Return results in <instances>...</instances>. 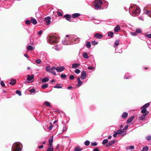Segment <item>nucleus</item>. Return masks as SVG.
I'll return each mask as SVG.
<instances>
[{"label":"nucleus","instance_id":"nucleus-60","mask_svg":"<svg viewBox=\"0 0 151 151\" xmlns=\"http://www.w3.org/2000/svg\"><path fill=\"white\" fill-rule=\"evenodd\" d=\"M94 68V67L93 66L88 67V69L89 70H93Z\"/></svg>","mask_w":151,"mask_h":151},{"label":"nucleus","instance_id":"nucleus-29","mask_svg":"<svg viewBox=\"0 0 151 151\" xmlns=\"http://www.w3.org/2000/svg\"><path fill=\"white\" fill-rule=\"evenodd\" d=\"M107 34L108 36H110L111 38H112L113 37L114 33L113 32H109Z\"/></svg>","mask_w":151,"mask_h":151},{"label":"nucleus","instance_id":"nucleus-27","mask_svg":"<svg viewBox=\"0 0 151 151\" xmlns=\"http://www.w3.org/2000/svg\"><path fill=\"white\" fill-rule=\"evenodd\" d=\"M128 116V114L126 112H124L122 115V117L124 119H125Z\"/></svg>","mask_w":151,"mask_h":151},{"label":"nucleus","instance_id":"nucleus-48","mask_svg":"<svg viewBox=\"0 0 151 151\" xmlns=\"http://www.w3.org/2000/svg\"><path fill=\"white\" fill-rule=\"evenodd\" d=\"M98 44V42L95 41H93L92 42V44L93 45H96Z\"/></svg>","mask_w":151,"mask_h":151},{"label":"nucleus","instance_id":"nucleus-50","mask_svg":"<svg viewBox=\"0 0 151 151\" xmlns=\"http://www.w3.org/2000/svg\"><path fill=\"white\" fill-rule=\"evenodd\" d=\"M145 14H151V11H150L147 10L146 11V12H145Z\"/></svg>","mask_w":151,"mask_h":151},{"label":"nucleus","instance_id":"nucleus-4","mask_svg":"<svg viewBox=\"0 0 151 151\" xmlns=\"http://www.w3.org/2000/svg\"><path fill=\"white\" fill-rule=\"evenodd\" d=\"M69 39H70L71 43L74 44L78 43L80 41V39L75 35H72L69 36Z\"/></svg>","mask_w":151,"mask_h":151},{"label":"nucleus","instance_id":"nucleus-6","mask_svg":"<svg viewBox=\"0 0 151 151\" xmlns=\"http://www.w3.org/2000/svg\"><path fill=\"white\" fill-rule=\"evenodd\" d=\"M150 105L149 103H147L143 105L141 108V113L143 114H147L148 111H147L146 108L148 107Z\"/></svg>","mask_w":151,"mask_h":151},{"label":"nucleus","instance_id":"nucleus-43","mask_svg":"<svg viewBox=\"0 0 151 151\" xmlns=\"http://www.w3.org/2000/svg\"><path fill=\"white\" fill-rule=\"evenodd\" d=\"M41 62V60L40 59H37L35 60V62L37 64H40Z\"/></svg>","mask_w":151,"mask_h":151},{"label":"nucleus","instance_id":"nucleus-52","mask_svg":"<svg viewBox=\"0 0 151 151\" xmlns=\"http://www.w3.org/2000/svg\"><path fill=\"white\" fill-rule=\"evenodd\" d=\"M29 91L31 93H34L35 92V89L32 88Z\"/></svg>","mask_w":151,"mask_h":151},{"label":"nucleus","instance_id":"nucleus-12","mask_svg":"<svg viewBox=\"0 0 151 151\" xmlns=\"http://www.w3.org/2000/svg\"><path fill=\"white\" fill-rule=\"evenodd\" d=\"M149 114V112H147V114H143V115L139 116V119L141 120H145V117L146 115Z\"/></svg>","mask_w":151,"mask_h":151},{"label":"nucleus","instance_id":"nucleus-41","mask_svg":"<svg viewBox=\"0 0 151 151\" xmlns=\"http://www.w3.org/2000/svg\"><path fill=\"white\" fill-rule=\"evenodd\" d=\"M53 147H49V148L47 150V151H53Z\"/></svg>","mask_w":151,"mask_h":151},{"label":"nucleus","instance_id":"nucleus-10","mask_svg":"<svg viewBox=\"0 0 151 151\" xmlns=\"http://www.w3.org/2000/svg\"><path fill=\"white\" fill-rule=\"evenodd\" d=\"M51 18L50 17H47L44 19V20L46 22L47 25H48L50 24Z\"/></svg>","mask_w":151,"mask_h":151},{"label":"nucleus","instance_id":"nucleus-33","mask_svg":"<svg viewBox=\"0 0 151 151\" xmlns=\"http://www.w3.org/2000/svg\"><path fill=\"white\" fill-rule=\"evenodd\" d=\"M116 132L118 134H121L122 133L124 132L123 131L122 129H120L119 130H117L116 131Z\"/></svg>","mask_w":151,"mask_h":151},{"label":"nucleus","instance_id":"nucleus-7","mask_svg":"<svg viewBox=\"0 0 151 151\" xmlns=\"http://www.w3.org/2000/svg\"><path fill=\"white\" fill-rule=\"evenodd\" d=\"M69 38V37L68 35H66L65 40H62V42L64 45H69L71 43L70 39Z\"/></svg>","mask_w":151,"mask_h":151},{"label":"nucleus","instance_id":"nucleus-53","mask_svg":"<svg viewBox=\"0 0 151 151\" xmlns=\"http://www.w3.org/2000/svg\"><path fill=\"white\" fill-rule=\"evenodd\" d=\"M145 36L148 38H151V34H146L145 35Z\"/></svg>","mask_w":151,"mask_h":151},{"label":"nucleus","instance_id":"nucleus-3","mask_svg":"<svg viewBox=\"0 0 151 151\" xmlns=\"http://www.w3.org/2000/svg\"><path fill=\"white\" fill-rule=\"evenodd\" d=\"M47 39L48 42L50 44L56 42L58 40V38L54 35H49Z\"/></svg>","mask_w":151,"mask_h":151},{"label":"nucleus","instance_id":"nucleus-5","mask_svg":"<svg viewBox=\"0 0 151 151\" xmlns=\"http://www.w3.org/2000/svg\"><path fill=\"white\" fill-rule=\"evenodd\" d=\"M94 4V7L96 9H101V6L100 5L102 4V2L101 0H96Z\"/></svg>","mask_w":151,"mask_h":151},{"label":"nucleus","instance_id":"nucleus-61","mask_svg":"<svg viewBox=\"0 0 151 151\" xmlns=\"http://www.w3.org/2000/svg\"><path fill=\"white\" fill-rule=\"evenodd\" d=\"M118 133L117 132H116L113 135V136L114 137H116L117 135L118 134Z\"/></svg>","mask_w":151,"mask_h":151},{"label":"nucleus","instance_id":"nucleus-46","mask_svg":"<svg viewBox=\"0 0 151 151\" xmlns=\"http://www.w3.org/2000/svg\"><path fill=\"white\" fill-rule=\"evenodd\" d=\"M91 145L92 146H96L97 145V143L96 142H91Z\"/></svg>","mask_w":151,"mask_h":151},{"label":"nucleus","instance_id":"nucleus-35","mask_svg":"<svg viewBox=\"0 0 151 151\" xmlns=\"http://www.w3.org/2000/svg\"><path fill=\"white\" fill-rule=\"evenodd\" d=\"M136 32L137 33H142V31L140 28H137L136 30Z\"/></svg>","mask_w":151,"mask_h":151},{"label":"nucleus","instance_id":"nucleus-38","mask_svg":"<svg viewBox=\"0 0 151 151\" xmlns=\"http://www.w3.org/2000/svg\"><path fill=\"white\" fill-rule=\"evenodd\" d=\"M50 66H46L45 68V70L46 71H48L49 72V71L51 70Z\"/></svg>","mask_w":151,"mask_h":151},{"label":"nucleus","instance_id":"nucleus-59","mask_svg":"<svg viewBox=\"0 0 151 151\" xmlns=\"http://www.w3.org/2000/svg\"><path fill=\"white\" fill-rule=\"evenodd\" d=\"M57 13L58 16H63V14L61 12H58Z\"/></svg>","mask_w":151,"mask_h":151},{"label":"nucleus","instance_id":"nucleus-64","mask_svg":"<svg viewBox=\"0 0 151 151\" xmlns=\"http://www.w3.org/2000/svg\"><path fill=\"white\" fill-rule=\"evenodd\" d=\"M128 125H127L124 127L123 128V129L126 130L128 128Z\"/></svg>","mask_w":151,"mask_h":151},{"label":"nucleus","instance_id":"nucleus-17","mask_svg":"<svg viewBox=\"0 0 151 151\" xmlns=\"http://www.w3.org/2000/svg\"><path fill=\"white\" fill-rule=\"evenodd\" d=\"M64 17L65 18V19L68 21H70L71 20V16L70 15H65L64 16Z\"/></svg>","mask_w":151,"mask_h":151},{"label":"nucleus","instance_id":"nucleus-47","mask_svg":"<svg viewBox=\"0 0 151 151\" xmlns=\"http://www.w3.org/2000/svg\"><path fill=\"white\" fill-rule=\"evenodd\" d=\"M16 93L17 94H18L19 96H21L22 95L21 92L17 90L16 91Z\"/></svg>","mask_w":151,"mask_h":151},{"label":"nucleus","instance_id":"nucleus-39","mask_svg":"<svg viewBox=\"0 0 151 151\" xmlns=\"http://www.w3.org/2000/svg\"><path fill=\"white\" fill-rule=\"evenodd\" d=\"M108 140L107 139H106L103 140V141L102 142V144L103 145H105L106 144H107V143L108 142Z\"/></svg>","mask_w":151,"mask_h":151},{"label":"nucleus","instance_id":"nucleus-55","mask_svg":"<svg viewBox=\"0 0 151 151\" xmlns=\"http://www.w3.org/2000/svg\"><path fill=\"white\" fill-rule=\"evenodd\" d=\"M67 127H66L65 125H64L63 128V132L66 131L67 130Z\"/></svg>","mask_w":151,"mask_h":151},{"label":"nucleus","instance_id":"nucleus-13","mask_svg":"<svg viewBox=\"0 0 151 151\" xmlns=\"http://www.w3.org/2000/svg\"><path fill=\"white\" fill-rule=\"evenodd\" d=\"M116 142V141L115 140L111 141L107 144L106 146L107 147H108L110 146H111V145L114 144V143H115Z\"/></svg>","mask_w":151,"mask_h":151},{"label":"nucleus","instance_id":"nucleus-26","mask_svg":"<svg viewBox=\"0 0 151 151\" xmlns=\"http://www.w3.org/2000/svg\"><path fill=\"white\" fill-rule=\"evenodd\" d=\"M31 22L34 24H36L37 22L36 19L34 18H32L31 19Z\"/></svg>","mask_w":151,"mask_h":151},{"label":"nucleus","instance_id":"nucleus-23","mask_svg":"<svg viewBox=\"0 0 151 151\" xmlns=\"http://www.w3.org/2000/svg\"><path fill=\"white\" fill-rule=\"evenodd\" d=\"M82 149L78 146L75 147L74 148V151H81Z\"/></svg>","mask_w":151,"mask_h":151},{"label":"nucleus","instance_id":"nucleus-57","mask_svg":"<svg viewBox=\"0 0 151 151\" xmlns=\"http://www.w3.org/2000/svg\"><path fill=\"white\" fill-rule=\"evenodd\" d=\"M69 78L71 80H73L74 78V76L73 75H71L70 76Z\"/></svg>","mask_w":151,"mask_h":151},{"label":"nucleus","instance_id":"nucleus-20","mask_svg":"<svg viewBox=\"0 0 151 151\" xmlns=\"http://www.w3.org/2000/svg\"><path fill=\"white\" fill-rule=\"evenodd\" d=\"M80 14L78 13H74L72 15V17L73 18H76L80 16Z\"/></svg>","mask_w":151,"mask_h":151},{"label":"nucleus","instance_id":"nucleus-54","mask_svg":"<svg viewBox=\"0 0 151 151\" xmlns=\"http://www.w3.org/2000/svg\"><path fill=\"white\" fill-rule=\"evenodd\" d=\"M2 87H4L5 86V84L3 81H1L0 83Z\"/></svg>","mask_w":151,"mask_h":151},{"label":"nucleus","instance_id":"nucleus-16","mask_svg":"<svg viewBox=\"0 0 151 151\" xmlns=\"http://www.w3.org/2000/svg\"><path fill=\"white\" fill-rule=\"evenodd\" d=\"M53 137L52 136L51 139L49 140V147H53L52 142L53 141Z\"/></svg>","mask_w":151,"mask_h":151},{"label":"nucleus","instance_id":"nucleus-63","mask_svg":"<svg viewBox=\"0 0 151 151\" xmlns=\"http://www.w3.org/2000/svg\"><path fill=\"white\" fill-rule=\"evenodd\" d=\"M52 125L51 124V126L49 127L48 128V129L50 130H51L52 129Z\"/></svg>","mask_w":151,"mask_h":151},{"label":"nucleus","instance_id":"nucleus-32","mask_svg":"<svg viewBox=\"0 0 151 151\" xmlns=\"http://www.w3.org/2000/svg\"><path fill=\"white\" fill-rule=\"evenodd\" d=\"M149 150L148 147L147 146H145L143 147L141 151H148Z\"/></svg>","mask_w":151,"mask_h":151},{"label":"nucleus","instance_id":"nucleus-62","mask_svg":"<svg viewBox=\"0 0 151 151\" xmlns=\"http://www.w3.org/2000/svg\"><path fill=\"white\" fill-rule=\"evenodd\" d=\"M134 148V146L132 145L130 146L129 147V149L130 150H133Z\"/></svg>","mask_w":151,"mask_h":151},{"label":"nucleus","instance_id":"nucleus-42","mask_svg":"<svg viewBox=\"0 0 151 151\" xmlns=\"http://www.w3.org/2000/svg\"><path fill=\"white\" fill-rule=\"evenodd\" d=\"M49 73H51L54 75H56V73L55 71L52 70H50L49 71Z\"/></svg>","mask_w":151,"mask_h":151},{"label":"nucleus","instance_id":"nucleus-40","mask_svg":"<svg viewBox=\"0 0 151 151\" xmlns=\"http://www.w3.org/2000/svg\"><path fill=\"white\" fill-rule=\"evenodd\" d=\"M90 142L88 140H86L84 142V144L86 146L89 145L90 143Z\"/></svg>","mask_w":151,"mask_h":151},{"label":"nucleus","instance_id":"nucleus-58","mask_svg":"<svg viewBox=\"0 0 151 151\" xmlns=\"http://www.w3.org/2000/svg\"><path fill=\"white\" fill-rule=\"evenodd\" d=\"M137 33L136 32H134V33L133 32H131V34L132 35V36H135L136 35H137Z\"/></svg>","mask_w":151,"mask_h":151},{"label":"nucleus","instance_id":"nucleus-18","mask_svg":"<svg viewBox=\"0 0 151 151\" xmlns=\"http://www.w3.org/2000/svg\"><path fill=\"white\" fill-rule=\"evenodd\" d=\"M80 64L78 63H74L72 65V68L73 69L79 67Z\"/></svg>","mask_w":151,"mask_h":151},{"label":"nucleus","instance_id":"nucleus-51","mask_svg":"<svg viewBox=\"0 0 151 151\" xmlns=\"http://www.w3.org/2000/svg\"><path fill=\"white\" fill-rule=\"evenodd\" d=\"M25 23L27 25H29L30 24V20H26V21L25 22Z\"/></svg>","mask_w":151,"mask_h":151},{"label":"nucleus","instance_id":"nucleus-31","mask_svg":"<svg viewBox=\"0 0 151 151\" xmlns=\"http://www.w3.org/2000/svg\"><path fill=\"white\" fill-rule=\"evenodd\" d=\"M86 46L87 47L89 48L91 47V44L90 42L88 41L86 43Z\"/></svg>","mask_w":151,"mask_h":151},{"label":"nucleus","instance_id":"nucleus-11","mask_svg":"<svg viewBox=\"0 0 151 151\" xmlns=\"http://www.w3.org/2000/svg\"><path fill=\"white\" fill-rule=\"evenodd\" d=\"M77 80H78V84L76 86L79 87L82 84L83 82L81 81L80 78H78Z\"/></svg>","mask_w":151,"mask_h":151},{"label":"nucleus","instance_id":"nucleus-25","mask_svg":"<svg viewBox=\"0 0 151 151\" xmlns=\"http://www.w3.org/2000/svg\"><path fill=\"white\" fill-rule=\"evenodd\" d=\"M54 88H62V86L61 84H57L55 86H53Z\"/></svg>","mask_w":151,"mask_h":151},{"label":"nucleus","instance_id":"nucleus-22","mask_svg":"<svg viewBox=\"0 0 151 151\" xmlns=\"http://www.w3.org/2000/svg\"><path fill=\"white\" fill-rule=\"evenodd\" d=\"M49 80V78L48 77H46L43 78L42 80V83L46 82L48 81Z\"/></svg>","mask_w":151,"mask_h":151},{"label":"nucleus","instance_id":"nucleus-56","mask_svg":"<svg viewBox=\"0 0 151 151\" xmlns=\"http://www.w3.org/2000/svg\"><path fill=\"white\" fill-rule=\"evenodd\" d=\"M93 22L96 24H99L100 23V22L98 20H94Z\"/></svg>","mask_w":151,"mask_h":151},{"label":"nucleus","instance_id":"nucleus-14","mask_svg":"<svg viewBox=\"0 0 151 151\" xmlns=\"http://www.w3.org/2000/svg\"><path fill=\"white\" fill-rule=\"evenodd\" d=\"M94 37L98 39H101L102 38L103 36L102 35L99 33H96L94 35Z\"/></svg>","mask_w":151,"mask_h":151},{"label":"nucleus","instance_id":"nucleus-37","mask_svg":"<svg viewBox=\"0 0 151 151\" xmlns=\"http://www.w3.org/2000/svg\"><path fill=\"white\" fill-rule=\"evenodd\" d=\"M44 104L45 105H46V106L49 107H51V105L50 104V103L48 102V101H45L44 103Z\"/></svg>","mask_w":151,"mask_h":151},{"label":"nucleus","instance_id":"nucleus-44","mask_svg":"<svg viewBox=\"0 0 151 151\" xmlns=\"http://www.w3.org/2000/svg\"><path fill=\"white\" fill-rule=\"evenodd\" d=\"M74 72L78 74L80 73L81 71L78 69H76L75 70Z\"/></svg>","mask_w":151,"mask_h":151},{"label":"nucleus","instance_id":"nucleus-30","mask_svg":"<svg viewBox=\"0 0 151 151\" xmlns=\"http://www.w3.org/2000/svg\"><path fill=\"white\" fill-rule=\"evenodd\" d=\"M119 44V40H116L114 42V47H116L118 46Z\"/></svg>","mask_w":151,"mask_h":151},{"label":"nucleus","instance_id":"nucleus-49","mask_svg":"<svg viewBox=\"0 0 151 151\" xmlns=\"http://www.w3.org/2000/svg\"><path fill=\"white\" fill-rule=\"evenodd\" d=\"M66 75L65 74H62L61 75L60 77L62 78H65L66 77Z\"/></svg>","mask_w":151,"mask_h":151},{"label":"nucleus","instance_id":"nucleus-15","mask_svg":"<svg viewBox=\"0 0 151 151\" xmlns=\"http://www.w3.org/2000/svg\"><path fill=\"white\" fill-rule=\"evenodd\" d=\"M65 68L63 66L58 67H57V71L58 72H62L63 70Z\"/></svg>","mask_w":151,"mask_h":151},{"label":"nucleus","instance_id":"nucleus-28","mask_svg":"<svg viewBox=\"0 0 151 151\" xmlns=\"http://www.w3.org/2000/svg\"><path fill=\"white\" fill-rule=\"evenodd\" d=\"M83 57L85 58L88 59L89 58V57L86 52H84L83 54Z\"/></svg>","mask_w":151,"mask_h":151},{"label":"nucleus","instance_id":"nucleus-21","mask_svg":"<svg viewBox=\"0 0 151 151\" xmlns=\"http://www.w3.org/2000/svg\"><path fill=\"white\" fill-rule=\"evenodd\" d=\"M134 118V116H132L131 117L129 118L127 120V124H129L133 120Z\"/></svg>","mask_w":151,"mask_h":151},{"label":"nucleus","instance_id":"nucleus-34","mask_svg":"<svg viewBox=\"0 0 151 151\" xmlns=\"http://www.w3.org/2000/svg\"><path fill=\"white\" fill-rule=\"evenodd\" d=\"M27 49L29 50H32L34 49L33 47L31 45H29L27 47Z\"/></svg>","mask_w":151,"mask_h":151},{"label":"nucleus","instance_id":"nucleus-2","mask_svg":"<svg viewBox=\"0 0 151 151\" xmlns=\"http://www.w3.org/2000/svg\"><path fill=\"white\" fill-rule=\"evenodd\" d=\"M22 144L19 142L14 143L12 145V151H20L22 149Z\"/></svg>","mask_w":151,"mask_h":151},{"label":"nucleus","instance_id":"nucleus-8","mask_svg":"<svg viewBox=\"0 0 151 151\" xmlns=\"http://www.w3.org/2000/svg\"><path fill=\"white\" fill-rule=\"evenodd\" d=\"M27 81H29L30 82L32 83L34 81V76L32 75L31 76L28 75L27 76Z\"/></svg>","mask_w":151,"mask_h":151},{"label":"nucleus","instance_id":"nucleus-45","mask_svg":"<svg viewBox=\"0 0 151 151\" xmlns=\"http://www.w3.org/2000/svg\"><path fill=\"white\" fill-rule=\"evenodd\" d=\"M146 139L148 141L151 140V136L149 135L146 137Z\"/></svg>","mask_w":151,"mask_h":151},{"label":"nucleus","instance_id":"nucleus-9","mask_svg":"<svg viewBox=\"0 0 151 151\" xmlns=\"http://www.w3.org/2000/svg\"><path fill=\"white\" fill-rule=\"evenodd\" d=\"M86 72L84 70H83L81 73V79L82 80H84L86 79Z\"/></svg>","mask_w":151,"mask_h":151},{"label":"nucleus","instance_id":"nucleus-19","mask_svg":"<svg viewBox=\"0 0 151 151\" xmlns=\"http://www.w3.org/2000/svg\"><path fill=\"white\" fill-rule=\"evenodd\" d=\"M121 28L119 25H116L114 28V31L116 32H118L120 30Z\"/></svg>","mask_w":151,"mask_h":151},{"label":"nucleus","instance_id":"nucleus-36","mask_svg":"<svg viewBox=\"0 0 151 151\" xmlns=\"http://www.w3.org/2000/svg\"><path fill=\"white\" fill-rule=\"evenodd\" d=\"M48 85L47 84H44L42 85L41 87L42 88H45L48 87Z\"/></svg>","mask_w":151,"mask_h":151},{"label":"nucleus","instance_id":"nucleus-24","mask_svg":"<svg viewBox=\"0 0 151 151\" xmlns=\"http://www.w3.org/2000/svg\"><path fill=\"white\" fill-rule=\"evenodd\" d=\"M16 83V80L15 79L13 80L12 79L11 80V82H9V84L12 85H14Z\"/></svg>","mask_w":151,"mask_h":151},{"label":"nucleus","instance_id":"nucleus-1","mask_svg":"<svg viewBox=\"0 0 151 151\" xmlns=\"http://www.w3.org/2000/svg\"><path fill=\"white\" fill-rule=\"evenodd\" d=\"M132 11V13L131 15L133 16H138L140 13V9L139 7L136 5H133L132 6L129 8V11Z\"/></svg>","mask_w":151,"mask_h":151}]
</instances>
